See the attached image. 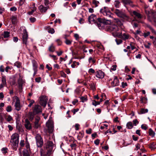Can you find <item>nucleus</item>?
Returning <instances> with one entry per match:
<instances>
[{
    "label": "nucleus",
    "instance_id": "29",
    "mask_svg": "<svg viewBox=\"0 0 156 156\" xmlns=\"http://www.w3.org/2000/svg\"><path fill=\"white\" fill-rule=\"evenodd\" d=\"M2 34L3 38H7L9 36V32L8 31H4V33Z\"/></svg>",
    "mask_w": 156,
    "mask_h": 156
},
{
    "label": "nucleus",
    "instance_id": "10",
    "mask_svg": "<svg viewBox=\"0 0 156 156\" xmlns=\"http://www.w3.org/2000/svg\"><path fill=\"white\" fill-rule=\"evenodd\" d=\"M14 101H15V106L16 110L18 111H19L21 109V106L19 99L18 97H16L14 100Z\"/></svg>",
    "mask_w": 156,
    "mask_h": 156
},
{
    "label": "nucleus",
    "instance_id": "30",
    "mask_svg": "<svg viewBox=\"0 0 156 156\" xmlns=\"http://www.w3.org/2000/svg\"><path fill=\"white\" fill-rule=\"evenodd\" d=\"M148 133L149 135L151 137H154V136L155 133L151 129H149Z\"/></svg>",
    "mask_w": 156,
    "mask_h": 156
},
{
    "label": "nucleus",
    "instance_id": "18",
    "mask_svg": "<svg viewBox=\"0 0 156 156\" xmlns=\"http://www.w3.org/2000/svg\"><path fill=\"white\" fill-rule=\"evenodd\" d=\"M145 13L147 15H148V18L150 21H151V20L150 19L155 13V12H154L152 11L146 10H145Z\"/></svg>",
    "mask_w": 156,
    "mask_h": 156
},
{
    "label": "nucleus",
    "instance_id": "28",
    "mask_svg": "<svg viewBox=\"0 0 156 156\" xmlns=\"http://www.w3.org/2000/svg\"><path fill=\"white\" fill-rule=\"evenodd\" d=\"M5 118L8 122H9L13 120L12 117L9 115H5Z\"/></svg>",
    "mask_w": 156,
    "mask_h": 156
},
{
    "label": "nucleus",
    "instance_id": "7",
    "mask_svg": "<svg viewBox=\"0 0 156 156\" xmlns=\"http://www.w3.org/2000/svg\"><path fill=\"white\" fill-rule=\"evenodd\" d=\"M36 142L38 147H41L43 145V142L41 136L39 134H37L35 136Z\"/></svg>",
    "mask_w": 156,
    "mask_h": 156
},
{
    "label": "nucleus",
    "instance_id": "55",
    "mask_svg": "<svg viewBox=\"0 0 156 156\" xmlns=\"http://www.w3.org/2000/svg\"><path fill=\"white\" fill-rule=\"evenodd\" d=\"M116 65H113L111 68L110 69L112 71H115L116 70Z\"/></svg>",
    "mask_w": 156,
    "mask_h": 156
},
{
    "label": "nucleus",
    "instance_id": "57",
    "mask_svg": "<svg viewBox=\"0 0 156 156\" xmlns=\"http://www.w3.org/2000/svg\"><path fill=\"white\" fill-rule=\"evenodd\" d=\"M34 102V100H31L30 101V104L28 105V107H30Z\"/></svg>",
    "mask_w": 156,
    "mask_h": 156
},
{
    "label": "nucleus",
    "instance_id": "62",
    "mask_svg": "<svg viewBox=\"0 0 156 156\" xmlns=\"http://www.w3.org/2000/svg\"><path fill=\"white\" fill-rule=\"evenodd\" d=\"M11 11H15L17 10V8L15 6L12 7L10 8Z\"/></svg>",
    "mask_w": 156,
    "mask_h": 156
},
{
    "label": "nucleus",
    "instance_id": "19",
    "mask_svg": "<svg viewBox=\"0 0 156 156\" xmlns=\"http://www.w3.org/2000/svg\"><path fill=\"white\" fill-rule=\"evenodd\" d=\"M119 81L117 77L115 76L114 78V80L111 83L112 85L113 86H117L119 85Z\"/></svg>",
    "mask_w": 156,
    "mask_h": 156
},
{
    "label": "nucleus",
    "instance_id": "50",
    "mask_svg": "<svg viewBox=\"0 0 156 156\" xmlns=\"http://www.w3.org/2000/svg\"><path fill=\"white\" fill-rule=\"evenodd\" d=\"M66 40H65V43H66L68 45H70L71 44V42L69 40L66 39V37H65Z\"/></svg>",
    "mask_w": 156,
    "mask_h": 156
},
{
    "label": "nucleus",
    "instance_id": "37",
    "mask_svg": "<svg viewBox=\"0 0 156 156\" xmlns=\"http://www.w3.org/2000/svg\"><path fill=\"white\" fill-rule=\"evenodd\" d=\"M149 147L151 150H154L156 148L155 147V144L154 143H151L149 145Z\"/></svg>",
    "mask_w": 156,
    "mask_h": 156
},
{
    "label": "nucleus",
    "instance_id": "56",
    "mask_svg": "<svg viewBox=\"0 0 156 156\" xmlns=\"http://www.w3.org/2000/svg\"><path fill=\"white\" fill-rule=\"evenodd\" d=\"M32 62L33 64V69H34L35 67H36V69H37V66L36 64V62L35 61H32Z\"/></svg>",
    "mask_w": 156,
    "mask_h": 156
},
{
    "label": "nucleus",
    "instance_id": "9",
    "mask_svg": "<svg viewBox=\"0 0 156 156\" xmlns=\"http://www.w3.org/2000/svg\"><path fill=\"white\" fill-rule=\"evenodd\" d=\"M42 111L41 107L39 105H35L33 109V112L35 114H38L41 113Z\"/></svg>",
    "mask_w": 156,
    "mask_h": 156
},
{
    "label": "nucleus",
    "instance_id": "22",
    "mask_svg": "<svg viewBox=\"0 0 156 156\" xmlns=\"http://www.w3.org/2000/svg\"><path fill=\"white\" fill-rule=\"evenodd\" d=\"M114 22L120 27H121L122 25V23L121 21L119 19H114Z\"/></svg>",
    "mask_w": 156,
    "mask_h": 156
},
{
    "label": "nucleus",
    "instance_id": "4",
    "mask_svg": "<svg viewBox=\"0 0 156 156\" xmlns=\"http://www.w3.org/2000/svg\"><path fill=\"white\" fill-rule=\"evenodd\" d=\"M130 15L133 16L134 15L135 17H134V19L131 22V23L133 24V22L136 21L138 23H142V21L140 20V19L142 18V17L141 14L135 11H133L132 12L130 13Z\"/></svg>",
    "mask_w": 156,
    "mask_h": 156
},
{
    "label": "nucleus",
    "instance_id": "54",
    "mask_svg": "<svg viewBox=\"0 0 156 156\" xmlns=\"http://www.w3.org/2000/svg\"><path fill=\"white\" fill-rule=\"evenodd\" d=\"M48 32L49 33L53 34L55 33V30L53 28H50V29L48 30Z\"/></svg>",
    "mask_w": 156,
    "mask_h": 156
},
{
    "label": "nucleus",
    "instance_id": "25",
    "mask_svg": "<svg viewBox=\"0 0 156 156\" xmlns=\"http://www.w3.org/2000/svg\"><path fill=\"white\" fill-rule=\"evenodd\" d=\"M109 10L107 7H104L101 9L100 12L104 15Z\"/></svg>",
    "mask_w": 156,
    "mask_h": 156
},
{
    "label": "nucleus",
    "instance_id": "5",
    "mask_svg": "<svg viewBox=\"0 0 156 156\" xmlns=\"http://www.w3.org/2000/svg\"><path fill=\"white\" fill-rule=\"evenodd\" d=\"M54 144L51 141H48L46 143L44 151L46 152L51 153L53 149Z\"/></svg>",
    "mask_w": 156,
    "mask_h": 156
},
{
    "label": "nucleus",
    "instance_id": "46",
    "mask_svg": "<svg viewBox=\"0 0 156 156\" xmlns=\"http://www.w3.org/2000/svg\"><path fill=\"white\" fill-rule=\"evenodd\" d=\"M6 110L8 112H11L12 110L11 106L10 105L8 106L6 108Z\"/></svg>",
    "mask_w": 156,
    "mask_h": 156
},
{
    "label": "nucleus",
    "instance_id": "21",
    "mask_svg": "<svg viewBox=\"0 0 156 156\" xmlns=\"http://www.w3.org/2000/svg\"><path fill=\"white\" fill-rule=\"evenodd\" d=\"M6 85V80L5 77H2V83L0 85V88L1 89Z\"/></svg>",
    "mask_w": 156,
    "mask_h": 156
},
{
    "label": "nucleus",
    "instance_id": "49",
    "mask_svg": "<svg viewBox=\"0 0 156 156\" xmlns=\"http://www.w3.org/2000/svg\"><path fill=\"white\" fill-rule=\"evenodd\" d=\"M115 41L118 45L121 44L122 42V41L119 39H116L115 40Z\"/></svg>",
    "mask_w": 156,
    "mask_h": 156
},
{
    "label": "nucleus",
    "instance_id": "34",
    "mask_svg": "<svg viewBox=\"0 0 156 156\" xmlns=\"http://www.w3.org/2000/svg\"><path fill=\"white\" fill-rule=\"evenodd\" d=\"M84 134L83 133L81 132H80L79 135L77 136L78 139L79 140H81L82 138L83 137Z\"/></svg>",
    "mask_w": 156,
    "mask_h": 156
},
{
    "label": "nucleus",
    "instance_id": "32",
    "mask_svg": "<svg viewBox=\"0 0 156 156\" xmlns=\"http://www.w3.org/2000/svg\"><path fill=\"white\" fill-rule=\"evenodd\" d=\"M115 7L116 8H119L120 5V2L118 0H116L114 3Z\"/></svg>",
    "mask_w": 156,
    "mask_h": 156
},
{
    "label": "nucleus",
    "instance_id": "2",
    "mask_svg": "<svg viewBox=\"0 0 156 156\" xmlns=\"http://www.w3.org/2000/svg\"><path fill=\"white\" fill-rule=\"evenodd\" d=\"M97 25L99 28L100 29L103 26L104 24H109L111 23V21L109 20H105L98 18L97 19Z\"/></svg>",
    "mask_w": 156,
    "mask_h": 156
},
{
    "label": "nucleus",
    "instance_id": "35",
    "mask_svg": "<svg viewBox=\"0 0 156 156\" xmlns=\"http://www.w3.org/2000/svg\"><path fill=\"white\" fill-rule=\"evenodd\" d=\"M148 112V110L147 109H144V108H141L140 112L139 114H145Z\"/></svg>",
    "mask_w": 156,
    "mask_h": 156
},
{
    "label": "nucleus",
    "instance_id": "16",
    "mask_svg": "<svg viewBox=\"0 0 156 156\" xmlns=\"http://www.w3.org/2000/svg\"><path fill=\"white\" fill-rule=\"evenodd\" d=\"M118 36L119 38L125 40L128 39L129 37V35L126 33H123V34L119 33Z\"/></svg>",
    "mask_w": 156,
    "mask_h": 156
},
{
    "label": "nucleus",
    "instance_id": "39",
    "mask_svg": "<svg viewBox=\"0 0 156 156\" xmlns=\"http://www.w3.org/2000/svg\"><path fill=\"white\" fill-rule=\"evenodd\" d=\"M23 156H30L28 151L27 150H25L23 151Z\"/></svg>",
    "mask_w": 156,
    "mask_h": 156
},
{
    "label": "nucleus",
    "instance_id": "44",
    "mask_svg": "<svg viewBox=\"0 0 156 156\" xmlns=\"http://www.w3.org/2000/svg\"><path fill=\"white\" fill-rule=\"evenodd\" d=\"M150 33L149 31H146L143 34V35L144 37H146L150 34Z\"/></svg>",
    "mask_w": 156,
    "mask_h": 156
},
{
    "label": "nucleus",
    "instance_id": "17",
    "mask_svg": "<svg viewBox=\"0 0 156 156\" xmlns=\"http://www.w3.org/2000/svg\"><path fill=\"white\" fill-rule=\"evenodd\" d=\"M40 119V118L39 116H37L36 117L35 121L34 122V127L36 129L38 128L40 126L38 123Z\"/></svg>",
    "mask_w": 156,
    "mask_h": 156
},
{
    "label": "nucleus",
    "instance_id": "59",
    "mask_svg": "<svg viewBox=\"0 0 156 156\" xmlns=\"http://www.w3.org/2000/svg\"><path fill=\"white\" fill-rule=\"evenodd\" d=\"M80 126V125L76 123L75 124V129L76 130H78L79 129V126Z\"/></svg>",
    "mask_w": 156,
    "mask_h": 156
},
{
    "label": "nucleus",
    "instance_id": "40",
    "mask_svg": "<svg viewBox=\"0 0 156 156\" xmlns=\"http://www.w3.org/2000/svg\"><path fill=\"white\" fill-rule=\"evenodd\" d=\"M100 104V102L99 101H96L95 100H93L92 101V104L96 106L98 105H99Z\"/></svg>",
    "mask_w": 156,
    "mask_h": 156
},
{
    "label": "nucleus",
    "instance_id": "41",
    "mask_svg": "<svg viewBox=\"0 0 156 156\" xmlns=\"http://www.w3.org/2000/svg\"><path fill=\"white\" fill-rule=\"evenodd\" d=\"M104 15L105 16L107 17H112L111 13L109 10L106 12V13Z\"/></svg>",
    "mask_w": 156,
    "mask_h": 156
},
{
    "label": "nucleus",
    "instance_id": "26",
    "mask_svg": "<svg viewBox=\"0 0 156 156\" xmlns=\"http://www.w3.org/2000/svg\"><path fill=\"white\" fill-rule=\"evenodd\" d=\"M152 19V21L153 22V24L156 27V12L151 18Z\"/></svg>",
    "mask_w": 156,
    "mask_h": 156
},
{
    "label": "nucleus",
    "instance_id": "42",
    "mask_svg": "<svg viewBox=\"0 0 156 156\" xmlns=\"http://www.w3.org/2000/svg\"><path fill=\"white\" fill-rule=\"evenodd\" d=\"M89 63H92L93 64L95 63L96 60L95 59L93 58L92 57H90L88 59Z\"/></svg>",
    "mask_w": 156,
    "mask_h": 156
},
{
    "label": "nucleus",
    "instance_id": "61",
    "mask_svg": "<svg viewBox=\"0 0 156 156\" xmlns=\"http://www.w3.org/2000/svg\"><path fill=\"white\" fill-rule=\"evenodd\" d=\"M141 128L142 129L146 130L147 128V127L144 124L142 125L141 126Z\"/></svg>",
    "mask_w": 156,
    "mask_h": 156
},
{
    "label": "nucleus",
    "instance_id": "33",
    "mask_svg": "<svg viewBox=\"0 0 156 156\" xmlns=\"http://www.w3.org/2000/svg\"><path fill=\"white\" fill-rule=\"evenodd\" d=\"M49 51H50L53 52L55 50V47L53 44H51L48 48Z\"/></svg>",
    "mask_w": 156,
    "mask_h": 156
},
{
    "label": "nucleus",
    "instance_id": "51",
    "mask_svg": "<svg viewBox=\"0 0 156 156\" xmlns=\"http://www.w3.org/2000/svg\"><path fill=\"white\" fill-rule=\"evenodd\" d=\"M7 148L4 147L2 148V151L3 154H6L7 152Z\"/></svg>",
    "mask_w": 156,
    "mask_h": 156
},
{
    "label": "nucleus",
    "instance_id": "15",
    "mask_svg": "<svg viewBox=\"0 0 156 156\" xmlns=\"http://www.w3.org/2000/svg\"><path fill=\"white\" fill-rule=\"evenodd\" d=\"M49 8V6L44 7L42 5H40L38 7V9L40 12L41 13L45 12Z\"/></svg>",
    "mask_w": 156,
    "mask_h": 156
},
{
    "label": "nucleus",
    "instance_id": "8",
    "mask_svg": "<svg viewBox=\"0 0 156 156\" xmlns=\"http://www.w3.org/2000/svg\"><path fill=\"white\" fill-rule=\"evenodd\" d=\"M40 103L42 106L45 107L47 104L48 99L46 96H42L40 97Z\"/></svg>",
    "mask_w": 156,
    "mask_h": 156
},
{
    "label": "nucleus",
    "instance_id": "27",
    "mask_svg": "<svg viewBox=\"0 0 156 156\" xmlns=\"http://www.w3.org/2000/svg\"><path fill=\"white\" fill-rule=\"evenodd\" d=\"M122 2L125 5H130L132 3V2L130 0H122Z\"/></svg>",
    "mask_w": 156,
    "mask_h": 156
},
{
    "label": "nucleus",
    "instance_id": "6",
    "mask_svg": "<svg viewBox=\"0 0 156 156\" xmlns=\"http://www.w3.org/2000/svg\"><path fill=\"white\" fill-rule=\"evenodd\" d=\"M107 29L108 31L112 32L113 34H115L116 35H118V31L119 28L115 24H111L108 26Z\"/></svg>",
    "mask_w": 156,
    "mask_h": 156
},
{
    "label": "nucleus",
    "instance_id": "23",
    "mask_svg": "<svg viewBox=\"0 0 156 156\" xmlns=\"http://www.w3.org/2000/svg\"><path fill=\"white\" fill-rule=\"evenodd\" d=\"M51 154L46 152V151H44L42 149L40 150L41 156H49Z\"/></svg>",
    "mask_w": 156,
    "mask_h": 156
},
{
    "label": "nucleus",
    "instance_id": "64",
    "mask_svg": "<svg viewBox=\"0 0 156 156\" xmlns=\"http://www.w3.org/2000/svg\"><path fill=\"white\" fill-rule=\"evenodd\" d=\"M153 44L154 46L156 48V37L154 38L153 40Z\"/></svg>",
    "mask_w": 156,
    "mask_h": 156
},
{
    "label": "nucleus",
    "instance_id": "52",
    "mask_svg": "<svg viewBox=\"0 0 156 156\" xmlns=\"http://www.w3.org/2000/svg\"><path fill=\"white\" fill-rule=\"evenodd\" d=\"M36 10V8L35 7H34V8L33 9L31 10V11L29 12H28V14L30 15H31L33 14L34 12Z\"/></svg>",
    "mask_w": 156,
    "mask_h": 156
},
{
    "label": "nucleus",
    "instance_id": "58",
    "mask_svg": "<svg viewBox=\"0 0 156 156\" xmlns=\"http://www.w3.org/2000/svg\"><path fill=\"white\" fill-rule=\"evenodd\" d=\"M119 119V117L117 116L115 118L113 119V121L115 122L118 123L119 122V120H118Z\"/></svg>",
    "mask_w": 156,
    "mask_h": 156
},
{
    "label": "nucleus",
    "instance_id": "24",
    "mask_svg": "<svg viewBox=\"0 0 156 156\" xmlns=\"http://www.w3.org/2000/svg\"><path fill=\"white\" fill-rule=\"evenodd\" d=\"M36 114L34 113L33 112H30L29 113L28 118L30 121H32L34 117V115Z\"/></svg>",
    "mask_w": 156,
    "mask_h": 156
},
{
    "label": "nucleus",
    "instance_id": "1",
    "mask_svg": "<svg viewBox=\"0 0 156 156\" xmlns=\"http://www.w3.org/2000/svg\"><path fill=\"white\" fill-rule=\"evenodd\" d=\"M111 11L118 17L122 18L123 21H128L129 19V17L122 10L112 8Z\"/></svg>",
    "mask_w": 156,
    "mask_h": 156
},
{
    "label": "nucleus",
    "instance_id": "60",
    "mask_svg": "<svg viewBox=\"0 0 156 156\" xmlns=\"http://www.w3.org/2000/svg\"><path fill=\"white\" fill-rule=\"evenodd\" d=\"M133 124L134 126H136V124L139 123V122L136 119L134 120L133 121Z\"/></svg>",
    "mask_w": 156,
    "mask_h": 156
},
{
    "label": "nucleus",
    "instance_id": "38",
    "mask_svg": "<svg viewBox=\"0 0 156 156\" xmlns=\"http://www.w3.org/2000/svg\"><path fill=\"white\" fill-rule=\"evenodd\" d=\"M126 126L129 129H131L133 127V125L131 122H128L126 124Z\"/></svg>",
    "mask_w": 156,
    "mask_h": 156
},
{
    "label": "nucleus",
    "instance_id": "11",
    "mask_svg": "<svg viewBox=\"0 0 156 156\" xmlns=\"http://www.w3.org/2000/svg\"><path fill=\"white\" fill-rule=\"evenodd\" d=\"M23 44H27V42L28 39V35L27 31L26 29H24L23 30Z\"/></svg>",
    "mask_w": 156,
    "mask_h": 156
},
{
    "label": "nucleus",
    "instance_id": "48",
    "mask_svg": "<svg viewBox=\"0 0 156 156\" xmlns=\"http://www.w3.org/2000/svg\"><path fill=\"white\" fill-rule=\"evenodd\" d=\"M88 72L90 75H91L92 73H94L95 70L92 68H90L89 69Z\"/></svg>",
    "mask_w": 156,
    "mask_h": 156
},
{
    "label": "nucleus",
    "instance_id": "47",
    "mask_svg": "<svg viewBox=\"0 0 156 156\" xmlns=\"http://www.w3.org/2000/svg\"><path fill=\"white\" fill-rule=\"evenodd\" d=\"M93 3L95 6L96 7H97L98 5V4H99V2L95 0H94L93 1Z\"/></svg>",
    "mask_w": 156,
    "mask_h": 156
},
{
    "label": "nucleus",
    "instance_id": "14",
    "mask_svg": "<svg viewBox=\"0 0 156 156\" xmlns=\"http://www.w3.org/2000/svg\"><path fill=\"white\" fill-rule=\"evenodd\" d=\"M96 16L94 14L91 15L88 18V21L90 23H96Z\"/></svg>",
    "mask_w": 156,
    "mask_h": 156
},
{
    "label": "nucleus",
    "instance_id": "20",
    "mask_svg": "<svg viewBox=\"0 0 156 156\" xmlns=\"http://www.w3.org/2000/svg\"><path fill=\"white\" fill-rule=\"evenodd\" d=\"M25 121V122L24 126L26 129L28 130L31 129V126L29 121L27 119H26Z\"/></svg>",
    "mask_w": 156,
    "mask_h": 156
},
{
    "label": "nucleus",
    "instance_id": "36",
    "mask_svg": "<svg viewBox=\"0 0 156 156\" xmlns=\"http://www.w3.org/2000/svg\"><path fill=\"white\" fill-rule=\"evenodd\" d=\"M140 101L141 103L145 104L146 103L147 101V98L144 97H141L140 98Z\"/></svg>",
    "mask_w": 156,
    "mask_h": 156
},
{
    "label": "nucleus",
    "instance_id": "12",
    "mask_svg": "<svg viewBox=\"0 0 156 156\" xmlns=\"http://www.w3.org/2000/svg\"><path fill=\"white\" fill-rule=\"evenodd\" d=\"M46 126L48 128L49 133H52L54 129V126L53 123L51 122L46 123Z\"/></svg>",
    "mask_w": 156,
    "mask_h": 156
},
{
    "label": "nucleus",
    "instance_id": "3",
    "mask_svg": "<svg viewBox=\"0 0 156 156\" xmlns=\"http://www.w3.org/2000/svg\"><path fill=\"white\" fill-rule=\"evenodd\" d=\"M19 135L16 133L13 134L11 137L10 142L13 146L17 147L19 144Z\"/></svg>",
    "mask_w": 156,
    "mask_h": 156
},
{
    "label": "nucleus",
    "instance_id": "53",
    "mask_svg": "<svg viewBox=\"0 0 156 156\" xmlns=\"http://www.w3.org/2000/svg\"><path fill=\"white\" fill-rule=\"evenodd\" d=\"M18 82L19 86H22L23 83V82L22 79H20L18 80Z\"/></svg>",
    "mask_w": 156,
    "mask_h": 156
},
{
    "label": "nucleus",
    "instance_id": "45",
    "mask_svg": "<svg viewBox=\"0 0 156 156\" xmlns=\"http://www.w3.org/2000/svg\"><path fill=\"white\" fill-rule=\"evenodd\" d=\"M15 66H16L18 68H20L21 66V63L19 62H16L15 63Z\"/></svg>",
    "mask_w": 156,
    "mask_h": 156
},
{
    "label": "nucleus",
    "instance_id": "31",
    "mask_svg": "<svg viewBox=\"0 0 156 156\" xmlns=\"http://www.w3.org/2000/svg\"><path fill=\"white\" fill-rule=\"evenodd\" d=\"M147 27L151 30V32L154 34L156 35V31L154 30V29L150 25H147Z\"/></svg>",
    "mask_w": 156,
    "mask_h": 156
},
{
    "label": "nucleus",
    "instance_id": "63",
    "mask_svg": "<svg viewBox=\"0 0 156 156\" xmlns=\"http://www.w3.org/2000/svg\"><path fill=\"white\" fill-rule=\"evenodd\" d=\"M30 20L31 22L34 23L36 21V19L34 17L30 18Z\"/></svg>",
    "mask_w": 156,
    "mask_h": 156
},
{
    "label": "nucleus",
    "instance_id": "13",
    "mask_svg": "<svg viewBox=\"0 0 156 156\" xmlns=\"http://www.w3.org/2000/svg\"><path fill=\"white\" fill-rule=\"evenodd\" d=\"M96 76L98 78L102 79L104 77V73L101 70L97 71L96 73Z\"/></svg>",
    "mask_w": 156,
    "mask_h": 156
},
{
    "label": "nucleus",
    "instance_id": "43",
    "mask_svg": "<svg viewBox=\"0 0 156 156\" xmlns=\"http://www.w3.org/2000/svg\"><path fill=\"white\" fill-rule=\"evenodd\" d=\"M90 86L91 90H95V84L94 83H91Z\"/></svg>",
    "mask_w": 156,
    "mask_h": 156
}]
</instances>
